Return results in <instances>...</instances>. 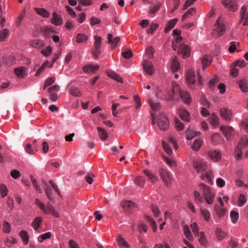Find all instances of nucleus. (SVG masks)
I'll list each match as a JSON object with an SVG mask.
<instances>
[{
    "label": "nucleus",
    "instance_id": "f257e3e1",
    "mask_svg": "<svg viewBox=\"0 0 248 248\" xmlns=\"http://www.w3.org/2000/svg\"><path fill=\"white\" fill-rule=\"evenodd\" d=\"M199 188L201 190L202 196L206 203L208 205L214 203L216 193L209 186L204 184H200Z\"/></svg>",
    "mask_w": 248,
    "mask_h": 248
},
{
    "label": "nucleus",
    "instance_id": "f03ea898",
    "mask_svg": "<svg viewBox=\"0 0 248 248\" xmlns=\"http://www.w3.org/2000/svg\"><path fill=\"white\" fill-rule=\"evenodd\" d=\"M225 27L222 19L219 17L217 18L215 24L212 34L216 37H219L223 34L225 31Z\"/></svg>",
    "mask_w": 248,
    "mask_h": 248
},
{
    "label": "nucleus",
    "instance_id": "7ed1b4c3",
    "mask_svg": "<svg viewBox=\"0 0 248 248\" xmlns=\"http://www.w3.org/2000/svg\"><path fill=\"white\" fill-rule=\"evenodd\" d=\"M163 145L165 152L169 155L172 153L171 147L176 149L177 148V144L174 137L172 136H170L167 140V141H163Z\"/></svg>",
    "mask_w": 248,
    "mask_h": 248
},
{
    "label": "nucleus",
    "instance_id": "20e7f679",
    "mask_svg": "<svg viewBox=\"0 0 248 248\" xmlns=\"http://www.w3.org/2000/svg\"><path fill=\"white\" fill-rule=\"evenodd\" d=\"M159 173L161 179L166 186H168L171 184L173 179V176L170 172L167 170L161 168L159 169Z\"/></svg>",
    "mask_w": 248,
    "mask_h": 248
},
{
    "label": "nucleus",
    "instance_id": "39448f33",
    "mask_svg": "<svg viewBox=\"0 0 248 248\" xmlns=\"http://www.w3.org/2000/svg\"><path fill=\"white\" fill-rule=\"evenodd\" d=\"M94 39L93 47L92 49V52L93 57L97 58L100 52L102 39L101 37L95 35L94 36Z\"/></svg>",
    "mask_w": 248,
    "mask_h": 248
},
{
    "label": "nucleus",
    "instance_id": "423d86ee",
    "mask_svg": "<svg viewBox=\"0 0 248 248\" xmlns=\"http://www.w3.org/2000/svg\"><path fill=\"white\" fill-rule=\"evenodd\" d=\"M156 123L161 130H166L169 128V120L167 117L163 114H160L158 116Z\"/></svg>",
    "mask_w": 248,
    "mask_h": 248
},
{
    "label": "nucleus",
    "instance_id": "0eeeda50",
    "mask_svg": "<svg viewBox=\"0 0 248 248\" xmlns=\"http://www.w3.org/2000/svg\"><path fill=\"white\" fill-rule=\"evenodd\" d=\"M186 81L189 87L191 89L195 88L196 77L194 71L192 69L188 70L186 75Z\"/></svg>",
    "mask_w": 248,
    "mask_h": 248
},
{
    "label": "nucleus",
    "instance_id": "6e6552de",
    "mask_svg": "<svg viewBox=\"0 0 248 248\" xmlns=\"http://www.w3.org/2000/svg\"><path fill=\"white\" fill-rule=\"evenodd\" d=\"M219 112L221 117L226 121H231L233 117V112L229 108H222Z\"/></svg>",
    "mask_w": 248,
    "mask_h": 248
},
{
    "label": "nucleus",
    "instance_id": "1a4fd4ad",
    "mask_svg": "<svg viewBox=\"0 0 248 248\" xmlns=\"http://www.w3.org/2000/svg\"><path fill=\"white\" fill-rule=\"evenodd\" d=\"M14 73L18 78H23L28 76L29 68L26 66H19L14 69Z\"/></svg>",
    "mask_w": 248,
    "mask_h": 248
},
{
    "label": "nucleus",
    "instance_id": "9d476101",
    "mask_svg": "<svg viewBox=\"0 0 248 248\" xmlns=\"http://www.w3.org/2000/svg\"><path fill=\"white\" fill-rule=\"evenodd\" d=\"M179 53L182 54L183 58L185 59L189 57L190 55V48L186 44H181L177 49Z\"/></svg>",
    "mask_w": 248,
    "mask_h": 248
},
{
    "label": "nucleus",
    "instance_id": "9b49d317",
    "mask_svg": "<svg viewBox=\"0 0 248 248\" xmlns=\"http://www.w3.org/2000/svg\"><path fill=\"white\" fill-rule=\"evenodd\" d=\"M220 130L223 133L227 140L231 138L234 134V129L231 126H221Z\"/></svg>",
    "mask_w": 248,
    "mask_h": 248
},
{
    "label": "nucleus",
    "instance_id": "f8f14e48",
    "mask_svg": "<svg viewBox=\"0 0 248 248\" xmlns=\"http://www.w3.org/2000/svg\"><path fill=\"white\" fill-rule=\"evenodd\" d=\"M193 167L198 172H200L207 169V165L203 160H198L194 162Z\"/></svg>",
    "mask_w": 248,
    "mask_h": 248
},
{
    "label": "nucleus",
    "instance_id": "ddd939ff",
    "mask_svg": "<svg viewBox=\"0 0 248 248\" xmlns=\"http://www.w3.org/2000/svg\"><path fill=\"white\" fill-rule=\"evenodd\" d=\"M240 18L241 20H244L243 25L246 26L248 24V5H244L242 7L240 13Z\"/></svg>",
    "mask_w": 248,
    "mask_h": 248
},
{
    "label": "nucleus",
    "instance_id": "4468645a",
    "mask_svg": "<svg viewBox=\"0 0 248 248\" xmlns=\"http://www.w3.org/2000/svg\"><path fill=\"white\" fill-rule=\"evenodd\" d=\"M209 121L212 129H215L218 127L220 120L219 117L215 113L211 114Z\"/></svg>",
    "mask_w": 248,
    "mask_h": 248
},
{
    "label": "nucleus",
    "instance_id": "2eb2a0df",
    "mask_svg": "<svg viewBox=\"0 0 248 248\" xmlns=\"http://www.w3.org/2000/svg\"><path fill=\"white\" fill-rule=\"evenodd\" d=\"M172 93H171L169 96L167 97L168 100H172L174 98V95L176 94H179L180 95L181 92H182L179 87V86L176 82H172Z\"/></svg>",
    "mask_w": 248,
    "mask_h": 248
},
{
    "label": "nucleus",
    "instance_id": "dca6fc26",
    "mask_svg": "<svg viewBox=\"0 0 248 248\" xmlns=\"http://www.w3.org/2000/svg\"><path fill=\"white\" fill-rule=\"evenodd\" d=\"M207 156L212 161L217 162L220 160L221 154L217 151L212 150L207 153Z\"/></svg>",
    "mask_w": 248,
    "mask_h": 248
},
{
    "label": "nucleus",
    "instance_id": "f3484780",
    "mask_svg": "<svg viewBox=\"0 0 248 248\" xmlns=\"http://www.w3.org/2000/svg\"><path fill=\"white\" fill-rule=\"evenodd\" d=\"M202 180L206 181L211 185H213L214 174L211 170L202 173L201 176Z\"/></svg>",
    "mask_w": 248,
    "mask_h": 248
},
{
    "label": "nucleus",
    "instance_id": "a211bd4d",
    "mask_svg": "<svg viewBox=\"0 0 248 248\" xmlns=\"http://www.w3.org/2000/svg\"><path fill=\"white\" fill-rule=\"evenodd\" d=\"M143 173L147 177L148 180L153 184L156 183L158 178L157 175L155 173H153L151 170H144Z\"/></svg>",
    "mask_w": 248,
    "mask_h": 248
},
{
    "label": "nucleus",
    "instance_id": "6ab92c4d",
    "mask_svg": "<svg viewBox=\"0 0 248 248\" xmlns=\"http://www.w3.org/2000/svg\"><path fill=\"white\" fill-rule=\"evenodd\" d=\"M51 23L55 26H60L62 24V18L56 12H53Z\"/></svg>",
    "mask_w": 248,
    "mask_h": 248
},
{
    "label": "nucleus",
    "instance_id": "aec40b11",
    "mask_svg": "<svg viewBox=\"0 0 248 248\" xmlns=\"http://www.w3.org/2000/svg\"><path fill=\"white\" fill-rule=\"evenodd\" d=\"M142 65L144 71L148 74L151 75L153 73L154 67L150 62L144 60L142 62Z\"/></svg>",
    "mask_w": 248,
    "mask_h": 248
},
{
    "label": "nucleus",
    "instance_id": "412c9836",
    "mask_svg": "<svg viewBox=\"0 0 248 248\" xmlns=\"http://www.w3.org/2000/svg\"><path fill=\"white\" fill-rule=\"evenodd\" d=\"M186 134V138L188 140H192L195 136H198L201 134L200 131H194L191 128L190 126L187 127Z\"/></svg>",
    "mask_w": 248,
    "mask_h": 248
},
{
    "label": "nucleus",
    "instance_id": "4be33fe9",
    "mask_svg": "<svg viewBox=\"0 0 248 248\" xmlns=\"http://www.w3.org/2000/svg\"><path fill=\"white\" fill-rule=\"evenodd\" d=\"M180 96L183 102L186 104L188 105L191 103L192 99L188 92L183 91L181 92Z\"/></svg>",
    "mask_w": 248,
    "mask_h": 248
},
{
    "label": "nucleus",
    "instance_id": "5701e85b",
    "mask_svg": "<svg viewBox=\"0 0 248 248\" xmlns=\"http://www.w3.org/2000/svg\"><path fill=\"white\" fill-rule=\"evenodd\" d=\"M107 74L108 77L116 81L117 82L120 83L123 82V79L122 78L115 72L111 71H108L107 72Z\"/></svg>",
    "mask_w": 248,
    "mask_h": 248
},
{
    "label": "nucleus",
    "instance_id": "b1692460",
    "mask_svg": "<svg viewBox=\"0 0 248 248\" xmlns=\"http://www.w3.org/2000/svg\"><path fill=\"white\" fill-rule=\"evenodd\" d=\"M108 43L111 45L112 48H114L116 47L117 44L119 42L120 38L119 37H113V35L111 34H109L108 36Z\"/></svg>",
    "mask_w": 248,
    "mask_h": 248
},
{
    "label": "nucleus",
    "instance_id": "393cba45",
    "mask_svg": "<svg viewBox=\"0 0 248 248\" xmlns=\"http://www.w3.org/2000/svg\"><path fill=\"white\" fill-rule=\"evenodd\" d=\"M179 114L182 120L186 122H189L190 114L186 110L182 108L180 109L179 110Z\"/></svg>",
    "mask_w": 248,
    "mask_h": 248
},
{
    "label": "nucleus",
    "instance_id": "a878e982",
    "mask_svg": "<svg viewBox=\"0 0 248 248\" xmlns=\"http://www.w3.org/2000/svg\"><path fill=\"white\" fill-rule=\"evenodd\" d=\"M99 65L88 64L84 66L83 67V70L85 73H93L95 71L99 69Z\"/></svg>",
    "mask_w": 248,
    "mask_h": 248
},
{
    "label": "nucleus",
    "instance_id": "bb28decb",
    "mask_svg": "<svg viewBox=\"0 0 248 248\" xmlns=\"http://www.w3.org/2000/svg\"><path fill=\"white\" fill-rule=\"evenodd\" d=\"M34 11L39 16L46 18L49 16L50 13L46 10L42 8H34Z\"/></svg>",
    "mask_w": 248,
    "mask_h": 248
},
{
    "label": "nucleus",
    "instance_id": "cd10ccee",
    "mask_svg": "<svg viewBox=\"0 0 248 248\" xmlns=\"http://www.w3.org/2000/svg\"><path fill=\"white\" fill-rule=\"evenodd\" d=\"M30 45L36 49H41L44 46V42L43 40L35 39L31 41Z\"/></svg>",
    "mask_w": 248,
    "mask_h": 248
},
{
    "label": "nucleus",
    "instance_id": "c85d7f7f",
    "mask_svg": "<svg viewBox=\"0 0 248 248\" xmlns=\"http://www.w3.org/2000/svg\"><path fill=\"white\" fill-rule=\"evenodd\" d=\"M216 236L218 241H221L227 237V233L221 229L217 228L215 231Z\"/></svg>",
    "mask_w": 248,
    "mask_h": 248
},
{
    "label": "nucleus",
    "instance_id": "c756f323",
    "mask_svg": "<svg viewBox=\"0 0 248 248\" xmlns=\"http://www.w3.org/2000/svg\"><path fill=\"white\" fill-rule=\"evenodd\" d=\"M238 84L241 92L245 93L248 91V84L246 79H240L238 82Z\"/></svg>",
    "mask_w": 248,
    "mask_h": 248
},
{
    "label": "nucleus",
    "instance_id": "7c9ffc66",
    "mask_svg": "<svg viewBox=\"0 0 248 248\" xmlns=\"http://www.w3.org/2000/svg\"><path fill=\"white\" fill-rule=\"evenodd\" d=\"M211 57L208 55H204L201 58V63L202 68L204 69L205 67L210 65L211 63Z\"/></svg>",
    "mask_w": 248,
    "mask_h": 248
},
{
    "label": "nucleus",
    "instance_id": "2f4dec72",
    "mask_svg": "<svg viewBox=\"0 0 248 248\" xmlns=\"http://www.w3.org/2000/svg\"><path fill=\"white\" fill-rule=\"evenodd\" d=\"M19 235L22 239L23 244L24 245H27L29 243L30 238V236L28 232L24 230H22L20 232Z\"/></svg>",
    "mask_w": 248,
    "mask_h": 248
},
{
    "label": "nucleus",
    "instance_id": "473e14b6",
    "mask_svg": "<svg viewBox=\"0 0 248 248\" xmlns=\"http://www.w3.org/2000/svg\"><path fill=\"white\" fill-rule=\"evenodd\" d=\"M200 212L206 221L208 222L210 220L211 214L207 209L204 207H201L200 208Z\"/></svg>",
    "mask_w": 248,
    "mask_h": 248
},
{
    "label": "nucleus",
    "instance_id": "72a5a7b5",
    "mask_svg": "<svg viewBox=\"0 0 248 248\" xmlns=\"http://www.w3.org/2000/svg\"><path fill=\"white\" fill-rule=\"evenodd\" d=\"M69 93L71 95L76 97L80 96L82 94L80 90L76 86H72L69 89Z\"/></svg>",
    "mask_w": 248,
    "mask_h": 248
},
{
    "label": "nucleus",
    "instance_id": "f704fd0d",
    "mask_svg": "<svg viewBox=\"0 0 248 248\" xmlns=\"http://www.w3.org/2000/svg\"><path fill=\"white\" fill-rule=\"evenodd\" d=\"M180 68V64L177 59V58L174 57L171 62L170 69L173 72H177Z\"/></svg>",
    "mask_w": 248,
    "mask_h": 248
},
{
    "label": "nucleus",
    "instance_id": "c9c22d12",
    "mask_svg": "<svg viewBox=\"0 0 248 248\" xmlns=\"http://www.w3.org/2000/svg\"><path fill=\"white\" fill-rule=\"evenodd\" d=\"M177 21V18L170 19L167 24V26L165 29V32L167 33L168 31H169L171 29H172L174 27L175 25L176 24Z\"/></svg>",
    "mask_w": 248,
    "mask_h": 248
},
{
    "label": "nucleus",
    "instance_id": "e433bc0d",
    "mask_svg": "<svg viewBox=\"0 0 248 248\" xmlns=\"http://www.w3.org/2000/svg\"><path fill=\"white\" fill-rule=\"evenodd\" d=\"M212 142L215 144H219L223 140L222 137L218 133H215L212 135L211 137Z\"/></svg>",
    "mask_w": 248,
    "mask_h": 248
},
{
    "label": "nucleus",
    "instance_id": "4c0bfd02",
    "mask_svg": "<svg viewBox=\"0 0 248 248\" xmlns=\"http://www.w3.org/2000/svg\"><path fill=\"white\" fill-rule=\"evenodd\" d=\"M97 129L98 130V136L102 140H105L108 138V133L104 128L97 127Z\"/></svg>",
    "mask_w": 248,
    "mask_h": 248
},
{
    "label": "nucleus",
    "instance_id": "58836bf2",
    "mask_svg": "<svg viewBox=\"0 0 248 248\" xmlns=\"http://www.w3.org/2000/svg\"><path fill=\"white\" fill-rule=\"evenodd\" d=\"M185 236L190 241L193 240V237L188 225H185L183 227Z\"/></svg>",
    "mask_w": 248,
    "mask_h": 248
},
{
    "label": "nucleus",
    "instance_id": "ea45409f",
    "mask_svg": "<svg viewBox=\"0 0 248 248\" xmlns=\"http://www.w3.org/2000/svg\"><path fill=\"white\" fill-rule=\"evenodd\" d=\"M88 36L83 33H78L76 36V42L78 43L86 42L88 40Z\"/></svg>",
    "mask_w": 248,
    "mask_h": 248
},
{
    "label": "nucleus",
    "instance_id": "a19ab883",
    "mask_svg": "<svg viewBox=\"0 0 248 248\" xmlns=\"http://www.w3.org/2000/svg\"><path fill=\"white\" fill-rule=\"evenodd\" d=\"M52 236V233L50 232H46L45 233L40 235L38 238L37 240L39 242H43L46 239L50 238Z\"/></svg>",
    "mask_w": 248,
    "mask_h": 248
},
{
    "label": "nucleus",
    "instance_id": "79ce46f5",
    "mask_svg": "<svg viewBox=\"0 0 248 248\" xmlns=\"http://www.w3.org/2000/svg\"><path fill=\"white\" fill-rule=\"evenodd\" d=\"M145 218L146 220L150 223L154 232H155L157 230V226L155 220L150 216H146Z\"/></svg>",
    "mask_w": 248,
    "mask_h": 248
},
{
    "label": "nucleus",
    "instance_id": "37998d69",
    "mask_svg": "<svg viewBox=\"0 0 248 248\" xmlns=\"http://www.w3.org/2000/svg\"><path fill=\"white\" fill-rule=\"evenodd\" d=\"M121 205L125 209H128L135 206V203L131 201H123L121 203Z\"/></svg>",
    "mask_w": 248,
    "mask_h": 248
},
{
    "label": "nucleus",
    "instance_id": "c03bdc74",
    "mask_svg": "<svg viewBox=\"0 0 248 248\" xmlns=\"http://www.w3.org/2000/svg\"><path fill=\"white\" fill-rule=\"evenodd\" d=\"M117 241L118 245L120 247L124 246L127 248H130V245L128 243L121 235L118 236L117 239Z\"/></svg>",
    "mask_w": 248,
    "mask_h": 248
},
{
    "label": "nucleus",
    "instance_id": "a18cd8bd",
    "mask_svg": "<svg viewBox=\"0 0 248 248\" xmlns=\"http://www.w3.org/2000/svg\"><path fill=\"white\" fill-rule=\"evenodd\" d=\"M183 38L181 36L175 37L172 41V47L174 50H177L178 45L182 41Z\"/></svg>",
    "mask_w": 248,
    "mask_h": 248
},
{
    "label": "nucleus",
    "instance_id": "49530a36",
    "mask_svg": "<svg viewBox=\"0 0 248 248\" xmlns=\"http://www.w3.org/2000/svg\"><path fill=\"white\" fill-rule=\"evenodd\" d=\"M9 31L7 29H4L0 31V41H4L9 36Z\"/></svg>",
    "mask_w": 248,
    "mask_h": 248
},
{
    "label": "nucleus",
    "instance_id": "de8ad7c7",
    "mask_svg": "<svg viewBox=\"0 0 248 248\" xmlns=\"http://www.w3.org/2000/svg\"><path fill=\"white\" fill-rule=\"evenodd\" d=\"M41 221L42 219L40 217H38L34 218L31 225L34 230H37V229L39 227Z\"/></svg>",
    "mask_w": 248,
    "mask_h": 248
},
{
    "label": "nucleus",
    "instance_id": "09e8293b",
    "mask_svg": "<svg viewBox=\"0 0 248 248\" xmlns=\"http://www.w3.org/2000/svg\"><path fill=\"white\" fill-rule=\"evenodd\" d=\"M230 217L232 222L233 223H236L239 219L238 212L234 211H232L230 213Z\"/></svg>",
    "mask_w": 248,
    "mask_h": 248
},
{
    "label": "nucleus",
    "instance_id": "8fccbe9b",
    "mask_svg": "<svg viewBox=\"0 0 248 248\" xmlns=\"http://www.w3.org/2000/svg\"><path fill=\"white\" fill-rule=\"evenodd\" d=\"M149 103L154 111H158L160 108V105L157 102H155L151 99L149 100Z\"/></svg>",
    "mask_w": 248,
    "mask_h": 248
},
{
    "label": "nucleus",
    "instance_id": "3c124183",
    "mask_svg": "<svg viewBox=\"0 0 248 248\" xmlns=\"http://www.w3.org/2000/svg\"><path fill=\"white\" fill-rule=\"evenodd\" d=\"M218 82V79L217 77L211 79L209 82V88L212 91L214 90Z\"/></svg>",
    "mask_w": 248,
    "mask_h": 248
},
{
    "label": "nucleus",
    "instance_id": "603ef678",
    "mask_svg": "<svg viewBox=\"0 0 248 248\" xmlns=\"http://www.w3.org/2000/svg\"><path fill=\"white\" fill-rule=\"evenodd\" d=\"M133 99L135 104L136 108L138 111H139L141 106L140 99L138 95H135L134 96Z\"/></svg>",
    "mask_w": 248,
    "mask_h": 248
},
{
    "label": "nucleus",
    "instance_id": "864d4df0",
    "mask_svg": "<svg viewBox=\"0 0 248 248\" xmlns=\"http://www.w3.org/2000/svg\"><path fill=\"white\" fill-rule=\"evenodd\" d=\"M135 181V183L140 187H143L145 184V180L140 176L137 177Z\"/></svg>",
    "mask_w": 248,
    "mask_h": 248
},
{
    "label": "nucleus",
    "instance_id": "5fc2aeb1",
    "mask_svg": "<svg viewBox=\"0 0 248 248\" xmlns=\"http://www.w3.org/2000/svg\"><path fill=\"white\" fill-rule=\"evenodd\" d=\"M244 148L241 147V146L238 144L237 147L235 149V158L236 159H240L242 158V149Z\"/></svg>",
    "mask_w": 248,
    "mask_h": 248
},
{
    "label": "nucleus",
    "instance_id": "6e6d98bb",
    "mask_svg": "<svg viewBox=\"0 0 248 248\" xmlns=\"http://www.w3.org/2000/svg\"><path fill=\"white\" fill-rule=\"evenodd\" d=\"M191 228L193 234L195 236H199V228L198 225L196 222H193L191 224Z\"/></svg>",
    "mask_w": 248,
    "mask_h": 248
},
{
    "label": "nucleus",
    "instance_id": "4d7b16f0",
    "mask_svg": "<svg viewBox=\"0 0 248 248\" xmlns=\"http://www.w3.org/2000/svg\"><path fill=\"white\" fill-rule=\"evenodd\" d=\"M8 190L7 186L4 184H1L0 186V192L2 198L7 195Z\"/></svg>",
    "mask_w": 248,
    "mask_h": 248
},
{
    "label": "nucleus",
    "instance_id": "13d9d810",
    "mask_svg": "<svg viewBox=\"0 0 248 248\" xmlns=\"http://www.w3.org/2000/svg\"><path fill=\"white\" fill-rule=\"evenodd\" d=\"M36 203L39 207V208L43 210L45 213H48L49 212L48 209V207L46 208L45 205L42 202L39 200L38 199H36Z\"/></svg>",
    "mask_w": 248,
    "mask_h": 248
},
{
    "label": "nucleus",
    "instance_id": "bf43d9fd",
    "mask_svg": "<svg viewBox=\"0 0 248 248\" xmlns=\"http://www.w3.org/2000/svg\"><path fill=\"white\" fill-rule=\"evenodd\" d=\"M194 198L196 202L200 203L203 202V198L200 193L197 190H195L194 192Z\"/></svg>",
    "mask_w": 248,
    "mask_h": 248
},
{
    "label": "nucleus",
    "instance_id": "052dcab7",
    "mask_svg": "<svg viewBox=\"0 0 248 248\" xmlns=\"http://www.w3.org/2000/svg\"><path fill=\"white\" fill-rule=\"evenodd\" d=\"M215 211L216 212L217 214L219 217H223L225 213H226V209L224 208H220L217 206H216L215 207Z\"/></svg>",
    "mask_w": 248,
    "mask_h": 248
},
{
    "label": "nucleus",
    "instance_id": "680f3d73",
    "mask_svg": "<svg viewBox=\"0 0 248 248\" xmlns=\"http://www.w3.org/2000/svg\"><path fill=\"white\" fill-rule=\"evenodd\" d=\"M202 144V141L200 140H196L194 141L192 145V149L193 150L197 151H198Z\"/></svg>",
    "mask_w": 248,
    "mask_h": 248
},
{
    "label": "nucleus",
    "instance_id": "e2e57ef3",
    "mask_svg": "<svg viewBox=\"0 0 248 248\" xmlns=\"http://www.w3.org/2000/svg\"><path fill=\"white\" fill-rule=\"evenodd\" d=\"M16 239L14 237L7 238L4 241L5 244L8 247H11L12 244H16Z\"/></svg>",
    "mask_w": 248,
    "mask_h": 248
},
{
    "label": "nucleus",
    "instance_id": "0e129e2a",
    "mask_svg": "<svg viewBox=\"0 0 248 248\" xmlns=\"http://www.w3.org/2000/svg\"><path fill=\"white\" fill-rule=\"evenodd\" d=\"M237 46H239V43L234 41H232L230 43V46L228 50L230 52H234L236 49Z\"/></svg>",
    "mask_w": 248,
    "mask_h": 248
},
{
    "label": "nucleus",
    "instance_id": "69168bd1",
    "mask_svg": "<svg viewBox=\"0 0 248 248\" xmlns=\"http://www.w3.org/2000/svg\"><path fill=\"white\" fill-rule=\"evenodd\" d=\"M174 122H175V128H176V130H177L178 131H182L184 129V125L179 120L176 118L174 120Z\"/></svg>",
    "mask_w": 248,
    "mask_h": 248
},
{
    "label": "nucleus",
    "instance_id": "338daca9",
    "mask_svg": "<svg viewBox=\"0 0 248 248\" xmlns=\"http://www.w3.org/2000/svg\"><path fill=\"white\" fill-rule=\"evenodd\" d=\"M199 241L200 244L202 245L206 246L207 245V241L203 232H201L200 233Z\"/></svg>",
    "mask_w": 248,
    "mask_h": 248
},
{
    "label": "nucleus",
    "instance_id": "774afa93",
    "mask_svg": "<svg viewBox=\"0 0 248 248\" xmlns=\"http://www.w3.org/2000/svg\"><path fill=\"white\" fill-rule=\"evenodd\" d=\"M247 201L246 197L243 194H240L238 200V206L241 207L244 205Z\"/></svg>",
    "mask_w": 248,
    "mask_h": 248
}]
</instances>
